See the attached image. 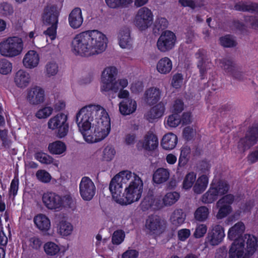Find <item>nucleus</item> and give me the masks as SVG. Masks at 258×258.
<instances>
[{"mask_svg":"<svg viewBox=\"0 0 258 258\" xmlns=\"http://www.w3.org/2000/svg\"><path fill=\"white\" fill-rule=\"evenodd\" d=\"M181 123L180 116L178 113L169 115L167 120V124L170 127H176Z\"/></svg>","mask_w":258,"mask_h":258,"instance_id":"obj_50","label":"nucleus"},{"mask_svg":"<svg viewBox=\"0 0 258 258\" xmlns=\"http://www.w3.org/2000/svg\"><path fill=\"white\" fill-rule=\"evenodd\" d=\"M67 149L64 143L60 141H56L49 143L48 150L50 153L53 155H60L64 153Z\"/></svg>","mask_w":258,"mask_h":258,"instance_id":"obj_35","label":"nucleus"},{"mask_svg":"<svg viewBox=\"0 0 258 258\" xmlns=\"http://www.w3.org/2000/svg\"><path fill=\"white\" fill-rule=\"evenodd\" d=\"M224 228L220 225H216L209 231L206 238V242L212 246L220 244L225 237Z\"/></svg>","mask_w":258,"mask_h":258,"instance_id":"obj_15","label":"nucleus"},{"mask_svg":"<svg viewBox=\"0 0 258 258\" xmlns=\"http://www.w3.org/2000/svg\"><path fill=\"white\" fill-rule=\"evenodd\" d=\"M165 110V104L163 102H160L153 106L150 110L147 112L146 117L149 121L152 122V120L158 118L163 116Z\"/></svg>","mask_w":258,"mask_h":258,"instance_id":"obj_28","label":"nucleus"},{"mask_svg":"<svg viewBox=\"0 0 258 258\" xmlns=\"http://www.w3.org/2000/svg\"><path fill=\"white\" fill-rule=\"evenodd\" d=\"M168 25V22L165 18H157L154 24L153 30L154 33H159L160 31L165 30Z\"/></svg>","mask_w":258,"mask_h":258,"instance_id":"obj_45","label":"nucleus"},{"mask_svg":"<svg viewBox=\"0 0 258 258\" xmlns=\"http://www.w3.org/2000/svg\"><path fill=\"white\" fill-rule=\"evenodd\" d=\"M154 203V196L152 191H149L141 203V208L143 211L153 209Z\"/></svg>","mask_w":258,"mask_h":258,"instance_id":"obj_40","label":"nucleus"},{"mask_svg":"<svg viewBox=\"0 0 258 258\" xmlns=\"http://www.w3.org/2000/svg\"><path fill=\"white\" fill-rule=\"evenodd\" d=\"M143 188V181L139 176L136 175L128 187H125L124 193L122 194V189H118L111 192V194L113 199L116 203L127 205L139 200L142 196Z\"/></svg>","mask_w":258,"mask_h":258,"instance_id":"obj_3","label":"nucleus"},{"mask_svg":"<svg viewBox=\"0 0 258 258\" xmlns=\"http://www.w3.org/2000/svg\"><path fill=\"white\" fill-rule=\"evenodd\" d=\"M234 9L235 10L239 11L251 13L256 12L258 13V4L251 3L249 5H247L244 3H239L235 5Z\"/></svg>","mask_w":258,"mask_h":258,"instance_id":"obj_39","label":"nucleus"},{"mask_svg":"<svg viewBox=\"0 0 258 258\" xmlns=\"http://www.w3.org/2000/svg\"><path fill=\"white\" fill-rule=\"evenodd\" d=\"M59 11L56 5H47L45 7L41 15L42 22L44 25L51 24H58Z\"/></svg>","mask_w":258,"mask_h":258,"instance_id":"obj_13","label":"nucleus"},{"mask_svg":"<svg viewBox=\"0 0 258 258\" xmlns=\"http://www.w3.org/2000/svg\"><path fill=\"white\" fill-rule=\"evenodd\" d=\"M153 21V15L151 10L147 7L140 8L136 15L135 23L136 26L141 31L149 27Z\"/></svg>","mask_w":258,"mask_h":258,"instance_id":"obj_9","label":"nucleus"},{"mask_svg":"<svg viewBox=\"0 0 258 258\" xmlns=\"http://www.w3.org/2000/svg\"><path fill=\"white\" fill-rule=\"evenodd\" d=\"M82 10L80 8H74L69 14L68 21L71 28L76 29L80 28L83 22Z\"/></svg>","mask_w":258,"mask_h":258,"instance_id":"obj_19","label":"nucleus"},{"mask_svg":"<svg viewBox=\"0 0 258 258\" xmlns=\"http://www.w3.org/2000/svg\"><path fill=\"white\" fill-rule=\"evenodd\" d=\"M36 177L38 180L43 183L49 182L51 179L50 174L44 170H39L36 173Z\"/></svg>","mask_w":258,"mask_h":258,"instance_id":"obj_52","label":"nucleus"},{"mask_svg":"<svg viewBox=\"0 0 258 258\" xmlns=\"http://www.w3.org/2000/svg\"><path fill=\"white\" fill-rule=\"evenodd\" d=\"M34 156L36 160L43 164L49 165L53 161V158L51 156L42 151L35 153Z\"/></svg>","mask_w":258,"mask_h":258,"instance_id":"obj_44","label":"nucleus"},{"mask_svg":"<svg viewBox=\"0 0 258 258\" xmlns=\"http://www.w3.org/2000/svg\"><path fill=\"white\" fill-rule=\"evenodd\" d=\"M44 206L48 209L60 210L61 196L52 191L44 192L42 197Z\"/></svg>","mask_w":258,"mask_h":258,"instance_id":"obj_16","label":"nucleus"},{"mask_svg":"<svg viewBox=\"0 0 258 258\" xmlns=\"http://www.w3.org/2000/svg\"><path fill=\"white\" fill-rule=\"evenodd\" d=\"M76 122L84 140L89 143L102 140L110 131L108 114L100 105L90 104L82 107L76 114Z\"/></svg>","mask_w":258,"mask_h":258,"instance_id":"obj_1","label":"nucleus"},{"mask_svg":"<svg viewBox=\"0 0 258 258\" xmlns=\"http://www.w3.org/2000/svg\"><path fill=\"white\" fill-rule=\"evenodd\" d=\"M132 177V172L128 170L119 172L111 180L109 189L111 192L116 189H122L123 183H126Z\"/></svg>","mask_w":258,"mask_h":258,"instance_id":"obj_17","label":"nucleus"},{"mask_svg":"<svg viewBox=\"0 0 258 258\" xmlns=\"http://www.w3.org/2000/svg\"><path fill=\"white\" fill-rule=\"evenodd\" d=\"M117 70L115 67L106 68L103 71L101 76V91L103 93L112 91L114 93L119 91V86L124 89L128 85L127 79H122L116 81Z\"/></svg>","mask_w":258,"mask_h":258,"instance_id":"obj_4","label":"nucleus"},{"mask_svg":"<svg viewBox=\"0 0 258 258\" xmlns=\"http://www.w3.org/2000/svg\"><path fill=\"white\" fill-rule=\"evenodd\" d=\"M179 194L176 191L167 192L163 198V204L165 206H171L179 199Z\"/></svg>","mask_w":258,"mask_h":258,"instance_id":"obj_43","label":"nucleus"},{"mask_svg":"<svg viewBox=\"0 0 258 258\" xmlns=\"http://www.w3.org/2000/svg\"><path fill=\"white\" fill-rule=\"evenodd\" d=\"M67 120V115L62 113H58L48 121V128L52 130L57 129V136L59 138H64L69 132V125Z\"/></svg>","mask_w":258,"mask_h":258,"instance_id":"obj_7","label":"nucleus"},{"mask_svg":"<svg viewBox=\"0 0 258 258\" xmlns=\"http://www.w3.org/2000/svg\"><path fill=\"white\" fill-rule=\"evenodd\" d=\"M209 210L206 206L199 207L194 213V217L197 221L204 222L208 218Z\"/></svg>","mask_w":258,"mask_h":258,"instance_id":"obj_41","label":"nucleus"},{"mask_svg":"<svg viewBox=\"0 0 258 258\" xmlns=\"http://www.w3.org/2000/svg\"><path fill=\"white\" fill-rule=\"evenodd\" d=\"M183 75L181 73L174 74L171 80V85L175 89L180 88L183 82Z\"/></svg>","mask_w":258,"mask_h":258,"instance_id":"obj_56","label":"nucleus"},{"mask_svg":"<svg viewBox=\"0 0 258 258\" xmlns=\"http://www.w3.org/2000/svg\"><path fill=\"white\" fill-rule=\"evenodd\" d=\"M73 230L72 225L66 221H61L58 226V231L60 235L67 236L70 235Z\"/></svg>","mask_w":258,"mask_h":258,"instance_id":"obj_42","label":"nucleus"},{"mask_svg":"<svg viewBox=\"0 0 258 258\" xmlns=\"http://www.w3.org/2000/svg\"><path fill=\"white\" fill-rule=\"evenodd\" d=\"M53 111V109L51 107H45L37 111L36 113V116L39 118H45L50 116Z\"/></svg>","mask_w":258,"mask_h":258,"instance_id":"obj_57","label":"nucleus"},{"mask_svg":"<svg viewBox=\"0 0 258 258\" xmlns=\"http://www.w3.org/2000/svg\"><path fill=\"white\" fill-rule=\"evenodd\" d=\"M245 239H247L245 252L248 254L250 257L256 250L258 240L255 236L250 234L245 235Z\"/></svg>","mask_w":258,"mask_h":258,"instance_id":"obj_34","label":"nucleus"},{"mask_svg":"<svg viewBox=\"0 0 258 258\" xmlns=\"http://www.w3.org/2000/svg\"><path fill=\"white\" fill-rule=\"evenodd\" d=\"M184 108V103L181 99H177L174 102L173 105V113L179 114Z\"/></svg>","mask_w":258,"mask_h":258,"instance_id":"obj_61","label":"nucleus"},{"mask_svg":"<svg viewBox=\"0 0 258 258\" xmlns=\"http://www.w3.org/2000/svg\"><path fill=\"white\" fill-rule=\"evenodd\" d=\"M244 230V224L241 222H238L229 229L228 232V237L233 241L240 239L245 240L242 236Z\"/></svg>","mask_w":258,"mask_h":258,"instance_id":"obj_22","label":"nucleus"},{"mask_svg":"<svg viewBox=\"0 0 258 258\" xmlns=\"http://www.w3.org/2000/svg\"><path fill=\"white\" fill-rule=\"evenodd\" d=\"M197 175L194 172L188 173L183 181V187L185 189H190L196 182Z\"/></svg>","mask_w":258,"mask_h":258,"instance_id":"obj_47","label":"nucleus"},{"mask_svg":"<svg viewBox=\"0 0 258 258\" xmlns=\"http://www.w3.org/2000/svg\"><path fill=\"white\" fill-rule=\"evenodd\" d=\"M19 179L18 177L15 176L11 182L10 187L9 191V194H12L14 197H15L17 195L19 189Z\"/></svg>","mask_w":258,"mask_h":258,"instance_id":"obj_60","label":"nucleus"},{"mask_svg":"<svg viewBox=\"0 0 258 258\" xmlns=\"http://www.w3.org/2000/svg\"><path fill=\"white\" fill-rule=\"evenodd\" d=\"M118 37L119 38V44L121 48H127L131 45L130 32L128 29L120 30Z\"/></svg>","mask_w":258,"mask_h":258,"instance_id":"obj_36","label":"nucleus"},{"mask_svg":"<svg viewBox=\"0 0 258 258\" xmlns=\"http://www.w3.org/2000/svg\"><path fill=\"white\" fill-rule=\"evenodd\" d=\"M47 75L51 77L55 75L58 72V66L54 62H49L46 66Z\"/></svg>","mask_w":258,"mask_h":258,"instance_id":"obj_59","label":"nucleus"},{"mask_svg":"<svg viewBox=\"0 0 258 258\" xmlns=\"http://www.w3.org/2000/svg\"><path fill=\"white\" fill-rule=\"evenodd\" d=\"M146 227L153 234L162 232L161 220L157 215L149 216L146 220Z\"/></svg>","mask_w":258,"mask_h":258,"instance_id":"obj_21","label":"nucleus"},{"mask_svg":"<svg viewBox=\"0 0 258 258\" xmlns=\"http://www.w3.org/2000/svg\"><path fill=\"white\" fill-rule=\"evenodd\" d=\"M207 231V227L205 224H199L196 228L194 236L196 238H200L205 235Z\"/></svg>","mask_w":258,"mask_h":258,"instance_id":"obj_58","label":"nucleus"},{"mask_svg":"<svg viewBox=\"0 0 258 258\" xmlns=\"http://www.w3.org/2000/svg\"><path fill=\"white\" fill-rule=\"evenodd\" d=\"M23 49V42L18 37H9L0 43V53L8 57H13L21 54Z\"/></svg>","mask_w":258,"mask_h":258,"instance_id":"obj_6","label":"nucleus"},{"mask_svg":"<svg viewBox=\"0 0 258 258\" xmlns=\"http://www.w3.org/2000/svg\"><path fill=\"white\" fill-rule=\"evenodd\" d=\"M79 191L82 198L86 201L91 200L96 192V187L92 180L87 176L82 178L79 184Z\"/></svg>","mask_w":258,"mask_h":258,"instance_id":"obj_12","label":"nucleus"},{"mask_svg":"<svg viewBox=\"0 0 258 258\" xmlns=\"http://www.w3.org/2000/svg\"><path fill=\"white\" fill-rule=\"evenodd\" d=\"M107 38L97 30H87L77 34L72 41V50L76 55L88 57L105 51Z\"/></svg>","mask_w":258,"mask_h":258,"instance_id":"obj_2","label":"nucleus"},{"mask_svg":"<svg viewBox=\"0 0 258 258\" xmlns=\"http://www.w3.org/2000/svg\"><path fill=\"white\" fill-rule=\"evenodd\" d=\"M14 80L18 87L24 88L28 86L30 81V76L27 72L20 70L16 73Z\"/></svg>","mask_w":258,"mask_h":258,"instance_id":"obj_26","label":"nucleus"},{"mask_svg":"<svg viewBox=\"0 0 258 258\" xmlns=\"http://www.w3.org/2000/svg\"><path fill=\"white\" fill-rule=\"evenodd\" d=\"M244 243L241 239L234 241L229 250V258H249L248 254L244 252Z\"/></svg>","mask_w":258,"mask_h":258,"instance_id":"obj_18","label":"nucleus"},{"mask_svg":"<svg viewBox=\"0 0 258 258\" xmlns=\"http://www.w3.org/2000/svg\"><path fill=\"white\" fill-rule=\"evenodd\" d=\"M176 40V36L173 32L165 30L158 39L157 48L161 52H165L169 51L173 48Z\"/></svg>","mask_w":258,"mask_h":258,"instance_id":"obj_11","label":"nucleus"},{"mask_svg":"<svg viewBox=\"0 0 258 258\" xmlns=\"http://www.w3.org/2000/svg\"><path fill=\"white\" fill-rule=\"evenodd\" d=\"M103 153V160L107 161H109L114 158L116 152L114 148L107 146L104 149Z\"/></svg>","mask_w":258,"mask_h":258,"instance_id":"obj_54","label":"nucleus"},{"mask_svg":"<svg viewBox=\"0 0 258 258\" xmlns=\"http://www.w3.org/2000/svg\"><path fill=\"white\" fill-rule=\"evenodd\" d=\"M60 210L63 209H70L74 211L76 208V201L71 194H67L61 196Z\"/></svg>","mask_w":258,"mask_h":258,"instance_id":"obj_38","label":"nucleus"},{"mask_svg":"<svg viewBox=\"0 0 258 258\" xmlns=\"http://www.w3.org/2000/svg\"><path fill=\"white\" fill-rule=\"evenodd\" d=\"M27 99L31 104H40L44 99V90L37 86L31 88L28 92Z\"/></svg>","mask_w":258,"mask_h":258,"instance_id":"obj_20","label":"nucleus"},{"mask_svg":"<svg viewBox=\"0 0 258 258\" xmlns=\"http://www.w3.org/2000/svg\"><path fill=\"white\" fill-rule=\"evenodd\" d=\"M170 173L168 169L159 168L153 174V180L157 184H161L168 180Z\"/></svg>","mask_w":258,"mask_h":258,"instance_id":"obj_33","label":"nucleus"},{"mask_svg":"<svg viewBox=\"0 0 258 258\" xmlns=\"http://www.w3.org/2000/svg\"><path fill=\"white\" fill-rule=\"evenodd\" d=\"M218 61L221 67L226 73L231 76L234 79L239 81L243 79L242 73L238 71L236 64L231 59L223 58L219 59Z\"/></svg>","mask_w":258,"mask_h":258,"instance_id":"obj_14","label":"nucleus"},{"mask_svg":"<svg viewBox=\"0 0 258 258\" xmlns=\"http://www.w3.org/2000/svg\"><path fill=\"white\" fill-rule=\"evenodd\" d=\"M137 109V103L132 99L122 100L119 104V110L123 115H130L134 113Z\"/></svg>","mask_w":258,"mask_h":258,"instance_id":"obj_25","label":"nucleus"},{"mask_svg":"<svg viewBox=\"0 0 258 258\" xmlns=\"http://www.w3.org/2000/svg\"><path fill=\"white\" fill-rule=\"evenodd\" d=\"M30 246L34 249H39L42 244V242L40 238L36 236L31 237L29 240Z\"/></svg>","mask_w":258,"mask_h":258,"instance_id":"obj_62","label":"nucleus"},{"mask_svg":"<svg viewBox=\"0 0 258 258\" xmlns=\"http://www.w3.org/2000/svg\"><path fill=\"white\" fill-rule=\"evenodd\" d=\"M196 58L198 59V62L206 63L207 57V51L203 48L199 49L195 54Z\"/></svg>","mask_w":258,"mask_h":258,"instance_id":"obj_63","label":"nucleus"},{"mask_svg":"<svg viewBox=\"0 0 258 258\" xmlns=\"http://www.w3.org/2000/svg\"><path fill=\"white\" fill-rule=\"evenodd\" d=\"M44 251L49 255L53 256L57 254L60 251L59 247L53 242L45 243L43 246Z\"/></svg>","mask_w":258,"mask_h":258,"instance_id":"obj_46","label":"nucleus"},{"mask_svg":"<svg viewBox=\"0 0 258 258\" xmlns=\"http://www.w3.org/2000/svg\"><path fill=\"white\" fill-rule=\"evenodd\" d=\"M39 62V56L38 53L33 50L28 51L25 55L23 63L25 67L33 69L36 67Z\"/></svg>","mask_w":258,"mask_h":258,"instance_id":"obj_23","label":"nucleus"},{"mask_svg":"<svg viewBox=\"0 0 258 258\" xmlns=\"http://www.w3.org/2000/svg\"><path fill=\"white\" fill-rule=\"evenodd\" d=\"M0 12L5 16L12 15L14 12L13 7L10 4L3 2L0 5Z\"/></svg>","mask_w":258,"mask_h":258,"instance_id":"obj_53","label":"nucleus"},{"mask_svg":"<svg viewBox=\"0 0 258 258\" xmlns=\"http://www.w3.org/2000/svg\"><path fill=\"white\" fill-rule=\"evenodd\" d=\"M185 215L182 210L177 209L172 214L170 217V221L172 225L178 227L182 225L185 221Z\"/></svg>","mask_w":258,"mask_h":258,"instance_id":"obj_37","label":"nucleus"},{"mask_svg":"<svg viewBox=\"0 0 258 258\" xmlns=\"http://www.w3.org/2000/svg\"><path fill=\"white\" fill-rule=\"evenodd\" d=\"M190 235V231L188 229L184 228L178 230L177 237L181 241H185Z\"/></svg>","mask_w":258,"mask_h":258,"instance_id":"obj_64","label":"nucleus"},{"mask_svg":"<svg viewBox=\"0 0 258 258\" xmlns=\"http://www.w3.org/2000/svg\"><path fill=\"white\" fill-rule=\"evenodd\" d=\"M34 222L37 228L42 231H47L50 227V221L44 214H40L35 216Z\"/></svg>","mask_w":258,"mask_h":258,"instance_id":"obj_30","label":"nucleus"},{"mask_svg":"<svg viewBox=\"0 0 258 258\" xmlns=\"http://www.w3.org/2000/svg\"><path fill=\"white\" fill-rule=\"evenodd\" d=\"M220 44L225 47H233L237 45L236 42L230 35H227L220 38Z\"/></svg>","mask_w":258,"mask_h":258,"instance_id":"obj_49","label":"nucleus"},{"mask_svg":"<svg viewBox=\"0 0 258 258\" xmlns=\"http://www.w3.org/2000/svg\"><path fill=\"white\" fill-rule=\"evenodd\" d=\"M177 136L172 133H169L165 135L161 142V145L166 150L173 149L177 143Z\"/></svg>","mask_w":258,"mask_h":258,"instance_id":"obj_27","label":"nucleus"},{"mask_svg":"<svg viewBox=\"0 0 258 258\" xmlns=\"http://www.w3.org/2000/svg\"><path fill=\"white\" fill-rule=\"evenodd\" d=\"M258 141V122L248 127L245 136L238 142L239 150L244 152L256 144Z\"/></svg>","mask_w":258,"mask_h":258,"instance_id":"obj_8","label":"nucleus"},{"mask_svg":"<svg viewBox=\"0 0 258 258\" xmlns=\"http://www.w3.org/2000/svg\"><path fill=\"white\" fill-rule=\"evenodd\" d=\"M124 236L125 234L122 230L115 231L112 236V243L116 245L120 244L123 241Z\"/></svg>","mask_w":258,"mask_h":258,"instance_id":"obj_55","label":"nucleus"},{"mask_svg":"<svg viewBox=\"0 0 258 258\" xmlns=\"http://www.w3.org/2000/svg\"><path fill=\"white\" fill-rule=\"evenodd\" d=\"M145 101L150 106L156 104L161 98V91L159 89L151 87L147 89L144 94Z\"/></svg>","mask_w":258,"mask_h":258,"instance_id":"obj_24","label":"nucleus"},{"mask_svg":"<svg viewBox=\"0 0 258 258\" xmlns=\"http://www.w3.org/2000/svg\"><path fill=\"white\" fill-rule=\"evenodd\" d=\"M12 70V63L6 58L0 59V74L8 75Z\"/></svg>","mask_w":258,"mask_h":258,"instance_id":"obj_48","label":"nucleus"},{"mask_svg":"<svg viewBox=\"0 0 258 258\" xmlns=\"http://www.w3.org/2000/svg\"><path fill=\"white\" fill-rule=\"evenodd\" d=\"M229 188V185L226 181H213L209 189L202 196V201L205 204L213 203L218 199L219 196L226 194Z\"/></svg>","mask_w":258,"mask_h":258,"instance_id":"obj_5","label":"nucleus"},{"mask_svg":"<svg viewBox=\"0 0 258 258\" xmlns=\"http://www.w3.org/2000/svg\"><path fill=\"white\" fill-rule=\"evenodd\" d=\"M144 149L148 151H153L158 146V139L156 135L152 132H148L144 137L143 144Z\"/></svg>","mask_w":258,"mask_h":258,"instance_id":"obj_29","label":"nucleus"},{"mask_svg":"<svg viewBox=\"0 0 258 258\" xmlns=\"http://www.w3.org/2000/svg\"><path fill=\"white\" fill-rule=\"evenodd\" d=\"M209 183V177L205 174L200 176L193 186V191L195 194H200L205 190Z\"/></svg>","mask_w":258,"mask_h":258,"instance_id":"obj_32","label":"nucleus"},{"mask_svg":"<svg viewBox=\"0 0 258 258\" xmlns=\"http://www.w3.org/2000/svg\"><path fill=\"white\" fill-rule=\"evenodd\" d=\"M235 200L233 195L229 194L223 196L217 202V207L219 210L217 214V218L223 219L229 215L232 211L231 205Z\"/></svg>","mask_w":258,"mask_h":258,"instance_id":"obj_10","label":"nucleus"},{"mask_svg":"<svg viewBox=\"0 0 258 258\" xmlns=\"http://www.w3.org/2000/svg\"><path fill=\"white\" fill-rule=\"evenodd\" d=\"M47 26L49 27L44 31L43 34L49 37L51 40H54L57 35L58 24H51Z\"/></svg>","mask_w":258,"mask_h":258,"instance_id":"obj_51","label":"nucleus"},{"mask_svg":"<svg viewBox=\"0 0 258 258\" xmlns=\"http://www.w3.org/2000/svg\"><path fill=\"white\" fill-rule=\"evenodd\" d=\"M157 71L161 74L169 73L172 69V62L168 57L161 58L156 65Z\"/></svg>","mask_w":258,"mask_h":258,"instance_id":"obj_31","label":"nucleus"}]
</instances>
